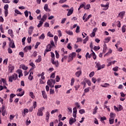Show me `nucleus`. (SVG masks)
Here are the masks:
<instances>
[{"label":"nucleus","instance_id":"obj_1","mask_svg":"<svg viewBox=\"0 0 126 126\" xmlns=\"http://www.w3.org/2000/svg\"><path fill=\"white\" fill-rule=\"evenodd\" d=\"M18 78V75L16 73H14L11 76L8 77V81L9 82H13V80L14 81H15L16 79Z\"/></svg>","mask_w":126,"mask_h":126},{"label":"nucleus","instance_id":"obj_2","mask_svg":"<svg viewBox=\"0 0 126 126\" xmlns=\"http://www.w3.org/2000/svg\"><path fill=\"white\" fill-rule=\"evenodd\" d=\"M47 85L50 86L51 88H54L55 84L56 83V80H53L52 79H50L48 80L47 81Z\"/></svg>","mask_w":126,"mask_h":126},{"label":"nucleus","instance_id":"obj_3","mask_svg":"<svg viewBox=\"0 0 126 126\" xmlns=\"http://www.w3.org/2000/svg\"><path fill=\"white\" fill-rule=\"evenodd\" d=\"M75 57H76V53L75 52H73L71 54H70L67 60L68 63L72 62V61H73V59L75 58Z\"/></svg>","mask_w":126,"mask_h":126},{"label":"nucleus","instance_id":"obj_4","mask_svg":"<svg viewBox=\"0 0 126 126\" xmlns=\"http://www.w3.org/2000/svg\"><path fill=\"white\" fill-rule=\"evenodd\" d=\"M44 110H45V107H44L39 108L37 113V116H38V117H42L43 115V111Z\"/></svg>","mask_w":126,"mask_h":126},{"label":"nucleus","instance_id":"obj_5","mask_svg":"<svg viewBox=\"0 0 126 126\" xmlns=\"http://www.w3.org/2000/svg\"><path fill=\"white\" fill-rule=\"evenodd\" d=\"M4 9L5 17H6L8 14V4H6L4 6Z\"/></svg>","mask_w":126,"mask_h":126},{"label":"nucleus","instance_id":"obj_6","mask_svg":"<svg viewBox=\"0 0 126 126\" xmlns=\"http://www.w3.org/2000/svg\"><path fill=\"white\" fill-rule=\"evenodd\" d=\"M51 63L52 64H54L55 65L56 67H59V65L60 63H59V61H57L56 62L55 61V60H51Z\"/></svg>","mask_w":126,"mask_h":126},{"label":"nucleus","instance_id":"obj_7","mask_svg":"<svg viewBox=\"0 0 126 126\" xmlns=\"http://www.w3.org/2000/svg\"><path fill=\"white\" fill-rule=\"evenodd\" d=\"M33 30H34V27L31 26L29 28L28 30V34L31 35H32V33H33Z\"/></svg>","mask_w":126,"mask_h":126},{"label":"nucleus","instance_id":"obj_8","mask_svg":"<svg viewBox=\"0 0 126 126\" xmlns=\"http://www.w3.org/2000/svg\"><path fill=\"white\" fill-rule=\"evenodd\" d=\"M76 122V119L75 118H73L72 117L69 119V124L71 126L73 123H75Z\"/></svg>","mask_w":126,"mask_h":126},{"label":"nucleus","instance_id":"obj_9","mask_svg":"<svg viewBox=\"0 0 126 126\" xmlns=\"http://www.w3.org/2000/svg\"><path fill=\"white\" fill-rule=\"evenodd\" d=\"M73 13V8L72 7L70 9H69L68 12L67 14V16H70Z\"/></svg>","mask_w":126,"mask_h":126},{"label":"nucleus","instance_id":"obj_10","mask_svg":"<svg viewBox=\"0 0 126 126\" xmlns=\"http://www.w3.org/2000/svg\"><path fill=\"white\" fill-rule=\"evenodd\" d=\"M52 48H53V46H52L51 44H48L46 46V49L45 50H46V52H51Z\"/></svg>","mask_w":126,"mask_h":126},{"label":"nucleus","instance_id":"obj_11","mask_svg":"<svg viewBox=\"0 0 126 126\" xmlns=\"http://www.w3.org/2000/svg\"><path fill=\"white\" fill-rule=\"evenodd\" d=\"M13 70H14V66H12V65H10L8 68V71L9 73H12Z\"/></svg>","mask_w":126,"mask_h":126},{"label":"nucleus","instance_id":"obj_12","mask_svg":"<svg viewBox=\"0 0 126 126\" xmlns=\"http://www.w3.org/2000/svg\"><path fill=\"white\" fill-rule=\"evenodd\" d=\"M9 46L10 47V48H12V49H14V48H15V45L14 44V41L13 40V41H11V42H9Z\"/></svg>","mask_w":126,"mask_h":126},{"label":"nucleus","instance_id":"obj_13","mask_svg":"<svg viewBox=\"0 0 126 126\" xmlns=\"http://www.w3.org/2000/svg\"><path fill=\"white\" fill-rule=\"evenodd\" d=\"M81 74H82V70H79V71H77L75 74L76 77H79V76H80V75H81Z\"/></svg>","mask_w":126,"mask_h":126},{"label":"nucleus","instance_id":"obj_14","mask_svg":"<svg viewBox=\"0 0 126 126\" xmlns=\"http://www.w3.org/2000/svg\"><path fill=\"white\" fill-rule=\"evenodd\" d=\"M28 50H32V47H31V46H27L24 48V51L26 52H28Z\"/></svg>","mask_w":126,"mask_h":126},{"label":"nucleus","instance_id":"obj_15","mask_svg":"<svg viewBox=\"0 0 126 126\" xmlns=\"http://www.w3.org/2000/svg\"><path fill=\"white\" fill-rule=\"evenodd\" d=\"M41 93L43 98H44V99H47V94H46V92L45 91H42Z\"/></svg>","mask_w":126,"mask_h":126},{"label":"nucleus","instance_id":"obj_16","mask_svg":"<svg viewBox=\"0 0 126 126\" xmlns=\"http://www.w3.org/2000/svg\"><path fill=\"white\" fill-rule=\"evenodd\" d=\"M50 119V113L49 112H47L46 113V120L47 123H49V120Z\"/></svg>","mask_w":126,"mask_h":126},{"label":"nucleus","instance_id":"obj_17","mask_svg":"<svg viewBox=\"0 0 126 126\" xmlns=\"http://www.w3.org/2000/svg\"><path fill=\"white\" fill-rule=\"evenodd\" d=\"M65 33L67 34V35H69V36H72L73 35V32L72 31L69 30V31H65Z\"/></svg>","mask_w":126,"mask_h":126},{"label":"nucleus","instance_id":"obj_18","mask_svg":"<svg viewBox=\"0 0 126 126\" xmlns=\"http://www.w3.org/2000/svg\"><path fill=\"white\" fill-rule=\"evenodd\" d=\"M84 80L86 82L87 84H88V85H89V86H91V81H90V80L85 78L84 79Z\"/></svg>","mask_w":126,"mask_h":126},{"label":"nucleus","instance_id":"obj_19","mask_svg":"<svg viewBox=\"0 0 126 126\" xmlns=\"http://www.w3.org/2000/svg\"><path fill=\"white\" fill-rule=\"evenodd\" d=\"M30 65H31V66H32V67L30 69V71H31V70L34 69V68L36 67V65H35V64H34L33 63H30Z\"/></svg>","mask_w":126,"mask_h":126},{"label":"nucleus","instance_id":"obj_20","mask_svg":"<svg viewBox=\"0 0 126 126\" xmlns=\"http://www.w3.org/2000/svg\"><path fill=\"white\" fill-rule=\"evenodd\" d=\"M85 5H86V3L83 2L80 5V7L78 9V10H80V9H81V8H83V7L84 8V7H85Z\"/></svg>","mask_w":126,"mask_h":126},{"label":"nucleus","instance_id":"obj_21","mask_svg":"<svg viewBox=\"0 0 126 126\" xmlns=\"http://www.w3.org/2000/svg\"><path fill=\"white\" fill-rule=\"evenodd\" d=\"M109 117H110L109 119H114V120H115V117H116V114L111 112L110 113Z\"/></svg>","mask_w":126,"mask_h":126},{"label":"nucleus","instance_id":"obj_22","mask_svg":"<svg viewBox=\"0 0 126 126\" xmlns=\"http://www.w3.org/2000/svg\"><path fill=\"white\" fill-rule=\"evenodd\" d=\"M106 50H107V44H106V43H104L103 44V49L102 51L103 54H105V53H106Z\"/></svg>","mask_w":126,"mask_h":126},{"label":"nucleus","instance_id":"obj_23","mask_svg":"<svg viewBox=\"0 0 126 126\" xmlns=\"http://www.w3.org/2000/svg\"><path fill=\"white\" fill-rule=\"evenodd\" d=\"M41 61H42V57L40 55H39L38 59L35 60V63H40Z\"/></svg>","mask_w":126,"mask_h":126},{"label":"nucleus","instance_id":"obj_24","mask_svg":"<svg viewBox=\"0 0 126 126\" xmlns=\"http://www.w3.org/2000/svg\"><path fill=\"white\" fill-rule=\"evenodd\" d=\"M44 10H45V11H50L51 10H50V9H49V8L48 7V4H45L44 6Z\"/></svg>","mask_w":126,"mask_h":126},{"label":"nucleus","instance_id":"obj_25","mask_svg":"<svg viewBox=\"0 0 126 126\" xmlns=\"http://www.w3.org/2000/svg\"><path fill=\"white\" fill-rule=\"evenodd\" d=\"M97 110H98V107L96 106L93 110V115H95V114L97 113Z\"/></svg>","mask_w":126,"mask_h":126},{"label":"nucleus","instance_id":"obj_26","mask_svg":"<svg viewBox=\"0 0 126 126\" xmlns=\"http://www.w3.org/2000/svg\"><path fill=\"white\" fill-rule=\"evenodd\" d=\"M43 23H44V22L43 21H39V23L37 25L38 28H40V27H42V26L43 25Z\"/></svg>","mask_w":126,"mask_h":126},{"label":"nucleus","instance_id":"obj_27","mask_svg":"<svg viewBox=\"0 0 126 126\" xmlns=\"http://www.w3.org/2000/svg\"><path fill=\"white\" fill-rule=\"evenodd\" d=\"M18 72L19 73V78H20V77H21V76H23V73H22V70H18Z\"/></svg>","mask_w":126,"mask_h":126},{"label":"nucleus","instance_id":"obj_28","mask_svg":"<svg viewBox=\"0 0 126 126\" xmlns=\"http://www.w3.org/2000/svg\"><path fill=\"white\" fill-rule=\"evenodd\" d=\"M110 41H111V37H107V38H106L105 39L104 43H105V44H106V43H109V42H110Z\"/></svg>","mask_w":126,"mask_h":126},{"label":"nucleus","instance_id":"obj_29","mask_svg":"<svg viewBox=\"0 0 126 126\" xmlns=\"http://www.w3.org/2000/svg\"><path fill=\"white\" fill-rule=\"evenodd\" d=\"M89 40V36H87L86 37V38H85L84 40H83V44H86V43L87 42V41H88Z\"/></svg>","mask_w":126,"mask_h":126},{"label":"nucleus","instance_id":"obj_30","mask_svg":"<svg viewBox=\"0 0 126 126\" xmlns=\"http://www.w3.org/2000/svg\"><path fill=\"white\" fill-rule=\"evenodd\" d=\"M47 19V15L44 14L42 18H41V20L43 21V22H45V21Z\"/></svg>","mask_w":126,"mask_h":126},{"label":"nucleus","instance_id":"obj_31","mask_svg":"<svg viewBox=\"0 0 126 126\" xmlns=\"http://www.w3.org/2000/svg\"><path fill=\"white\" fill-rule=\"evenodd\" d=\"M125 13H126V12L122 11L119 13L118 16H120V17H123L124 15H125Z\"/></svg>","mask_w":126,"mask_h":126},{"label":"nucleus","instance_id":"obj_32","mask_svg":"<svg viewBox=\"0 0 126 126\" xmlns=\"http://www.w3.org/2000/svg\"><path fill=\"white\" fill-rule=\"evenodd\" d=\"M74 81H75V80H74V78H72L70 83L71 86H73V85L74 84Z\"/></svg>","mask_w":126,"mask_h":126},{"label":"nucleus","instance_id":"obj_33","mask_svg":"<svg viewBox=\"0 0 126 126\" xmlns=\"http://www.w3.org/2000/svg\"><path fill=\"white\" fill-rule=\"evenodd\" d=\"M101 87H104V88H106V87H108V86H110V84L107 83H105L104 84V85H101Z\"/></svg>","mask_w":126,"mask_h":126},{"label":"nucleus","instance_id":"obj_34","mask_svg":"<svg viewBox=\"0 0 126 126\" xmlns=\"http://www.w3.org/2000/svg\"><path fill=\"white\" fill-rule=\"evenodd\" d=\"M91 17H92V15H89L88 17L85 20L84 22H87V21H88V20H89L90 18H91Z\"/></svg>","mask_w":126,"mask_h":126},{"label":"nucleus","instance_id":"obj_35","mask_svg":"<svg viewBox=\"0 0 126 126\" xmlns=\"http://www.w3.org/2000/svg\"><path fill=\"white\" fill-rule=\"evenodd\" d=\"M30 96L31 97L32 99H34L35 98V96H34V93L32 92H30Z\"/></svg>","mask_w":126,"mask_h":126},{"label":"nucleus","instance_id":"obj_36","mask_svg":"<svg viewBox=\"0 0 126 126\" xmlns=\"http://www.w3.org/2000/svg\"><path fill=\"white\" fill-rule=\"evenodd\" d=\"M45 34L44 33H42L39 37V39H41V40H44L45 39Z\"/></svg>","mask_w":126,"mask_h":126},{"label":"nucleus","instance_id":"obj_37","mask_svg":"<svg viewBox=\"0 0 126 126\" xmlns=\"http://www.w3.org/2000/svg\"><path fill=\"white\" fill-rule=\"evenodd\" d=\"M55 55H56V59H59L60 58V54L58 52L57 50L55 51Z\"/></svg>","mask_w":126,"mask_h":126},{"label":"nucleus","instance_id":"obj_38","mask_svg":"<svg viewBox=\"0 0 126 126\" xmlns=\"http://www.w3.org/2000/svg\"><path fill=\"white\" fill-rule=\"evenodd\" d=\"M51 57L52 58L51 61L55 60V54H54L53 52H51Z\"/></svg>","mask_w":126,"mask_h":126},{"label":"nucleus","instance_id":"obj_39","mask_svg":"<svg viewBox=\"0 0 126 126\" xmlns=\"http://www.w3.org/2000/svg\"><path fill=\"white\" fill-rule=\"evenodd\" d=\"M75 32L76 33H79V32H80V27H79L78 26H77Z\"/></svg>","mask_w":126,"mask_h":126},{"label":"nucleus","instance_id":"obj_40","mask_svg":"<svg viewBox=\"0 0 126 126\" xmlns=\"http://www.w3.org/2000/svg\"><path fill=\"white\" fill-rule=\"evenodd\" d=\"M100 6H101V7H105V8L109 7V3H107V4L106 5L101 4L100 5Z\"/></svg>","mask_w":126,"mask_h":126},{"label":"nucleus","instance_id":"obj_41","mask_svg":"<svg viewBox=\"0 0 126 126\" xmlns=\"http://www.w3.org/2000/svg\"><path fill=\"white\" fill-rule=\"evenodd\" d=\"M3 89H7V87H6V86H0V91H1V90H3Z\"/></svg>","mask_w":126,"mask_h":126},{"label":"nucleus","instance_id":"obj_42","mask_svg":"<svg viewBox=\"0 0 126 126\" xmlns=\"http://www.w3.org/2000/svg\"><path fill=\"white\" fill-rule=\"evenodd\" d=\"M114 121H115V119L109 118L110 125H113V124H114Z\"/></svg>","mask_w":126,"mask_h":126},{"label":"nucleus","instance_id":"obj_43","mask_svg":"<svg viewBox=\"0 0 126 126\" xmlns=\"http://www.w3.org/2000/svg\"><path fill=\"white\" fill-rule=\"evenodd\" d=\"M28 113V109H24V114H23V116H25V115H26V114H27Z\"/></svg>","mask_w":126,"mask_h":126},{"label":"nucleus","instance_id":"obj_44","mask_svg":"<svg viewBox=\"0 0 126 126\" xmlns=\"http://www.w3.org/2000/svg\"><path fill=\"white\" fill-rule=\"evenodd\" d=\"M0 30L1 33H4V31L3 30V28L2 27V25H0Z\"/></svg>","mask_w":126,"mask_h":126},{"label":"nucleus","instance_id":"obj_45","mask_svg":"<svg viewBox=\"0 0 126 126\" xmlns=\"http://www.w3.org/2000/svg\"><path fill=\"white\" fill-rule=\"evenodd\" d=\"M95 63L96 64L95 66H96L97 68H99V66L101 65V63H100V62H95Z\"/></svg>","mask_w":126,"mask_h":126},{"label":"nucleus","instance_id":"obj_46","mask_svg":"<svg viewBox=\"0 0 126 126\" xmlns=\"http://www.w3.org/2000/svg\"><path fill=\"white\" fill-rule=\"evenodd\" d=\"M74 87L76 91H77V90H78L79 88L80 87V85H79V84H78L75 85Z\"/></svg>","mask_w":126,"mask_h":126},{"label":"nucleus","instance_id":"obj_47","mask_svg":"<svg viewBox=\"0 0 126 126\" xmlns=\"http://www.w3.org/2000/svg\"><path fill=\"white\" fill-rule=\"evenodd\" d=\"M104 67H105V64L100 65L99 67L97 68V70H100L102 68H104Z\"/></svg>","mask_w":126,"mask_h":126},{"label":"nucleus","instance_id":"obj_48","mask_svg":"<svg viewBox=\"0 0 126 126\" xmlns=\"http://www.w3.org/2000/svg\"><path fill=\"white\" fill-rule=\"evenodd\" d=\"M92 55L93 56V58L94 59V60H96V59H97V57L96 56V54H95L94 52H93Z\"/></svg>","mask_w":126,"mask_h":126},{"label":"nucleus","instance_id":"obj_49","mask_svg":"<svg viewBox=\"0 0 126 126\" xmlns=\"http://www.w3.org/2000/svg\"><path fill=\"white\" fill-rule=\"evenodd\" d=\"M47 36H48V37H54V35H53L52 34V33H51V32H50L47 33Z\"/></svg>","mask_w":126,"mask_h":126},{"label":"nucleus","instance_id":"obj_50","mask_svg":"<svg viewBox=\"0 0 126 126\" xmlns=\"http://www.w3.org/2000/svg\"><path fill=\"white\" fill-rule=\"evenodd\" d=\"M79 113L82 115V114H84V113H85V110H84V109H81L79 111Z\"/></svg>","mask_w":126,"mask_h":126},{"label":"nucleus","instance_id":"obj_51","mask_svg":"<svg viewBox=\"0 0 126 126\" xmlns=\"http://www.w3.org/2000/svg\"><path fill=\"white\" fill-rule=\"evenodd\" d=\"M90 8V4H88L86 6H85L84 9H89Z\"/></svg>","mask_w":126,"mask_h":126},{"label":"nucleus","instance_id":"obj_52","mask_svg":"<svg viewBox=\"0 0 126 126\" xmlns=\"http://www.w3.org/2000/svg\"><path fill=\"white\" fill-rule=\"evenodd\" d=\"M22 68H23L24 70H27V69H28V67L25 66V65H23L22 66Z\"/></svg>","mask_w":126,"mask_h":126},{"label":"nucleus","instance_id":"obj_53","mask_svg":"<svg viewBox=\"0 0 126 126\" xmlns=\"http://www.w3.org/2000/svg\"><path fill=\"white\" fill-rule=\"evenodd\" d=\"M94 74H95L94 71L91 72L89 74L90 77H93V76H94Z\"/></svg>","mask_w":126,"mask_h":126},{"label":"nucleus","instance_id":"obj_54","mask_svg":"<svg viewBox=\"0 0 126 126\" xmlns=\"http://www.w3.org/2000/svg\"><path fill=\"white\" fill-rule=\"evenodd\" d=\"M75 106L78 108V109H80V104L78 102H76L75 103Z\"/></svg>","mask_w":126,"mask_h":126},{"label":"nucleus","instance_id":"obj_55","mask_svg":"<svg viewBox=\"0 0 126 126\" xmlns=\"http://www.w3.org/2000/svg\"><path fill=\"white\" fill-rule=\"evenodd\" d=\"M41 44L40 42H36L35 46H34V49H37L38 48V46H39V45H40Z\"/></svg>","mask_w":126,"mask_h":126},{"label":"nucleus","instance_id":"obj_56","mask_svg":"<svg viewBox=\"0 0 126 126\" xmlns=\"http://www.w3.org/2000/svg\"><path fill=\"white\" fill-rule=\"evenodd\" d=\"M90 89V88H87L84 90V93H87L88 92H89L90 90L89 89Z\"/></svg>","mask_w":126,"mask_h":126},{"label":"nucleus","instance_id":"obj_57","mask_svg":"<svg viewBox=\"0 0 126 126\" xmlns=\"http://www.w3.org/2000/svg\"><path fill=\"white\" fill-rule=\"evenodd\" d=\"M66 21V18L62 19V20L61 21L62 24H63L64 23V22H65Z\"/></svg>","mask_w":126,"mask_h":126},{"label":"nucleus","instance_id":"obj_58","mask_svg":"<svg viewBox=\"0 0 126 126\" xmlns=\"http://www.w3.org/2000/svg\"><path fill=\"white\" fill-rule=\"evenodd\" d=\"M94 51H97V50H100V46H94Z\"/></svg>","mask_w":126,"mask_h":126},{"label":"nucleus","instance_id":"obj_59","mask_svg":"<svg viewBox=\"0 0 126 126\" xmlns=\"http://www.w3.org/2000/svg\"><path fill=\"white\" fill-rule=\"evenodd\" d=\"M15 13H17V14H20L21 15L22 14V13L17 9L15 10Z\"/></svg>","mask_w":126,"mask_h":126},{"label":"nucleus","instance_id":"obj_60","mask_svg":"<svg viewBox=\"0 0 126 126\" xmlns=\"http://www.w3.org/2000/svg\"><path fill=\"white\" fill-rule=\"evenodd\" d=\"M7 51L9 54H12V49L10 48H8Z\"/></svg>","mask_w":126,"mask_h":126},{"label":"nucleus","instance_id":"obj_61","mask_svg":"<svg viewBox=\"0 0 126 126\" xmlns=\"http://www.w3.org/2000/svg\"><path fill=\"white\" fill-rule=\"evenodd\" d=\"M92 81L94 83H96V82L97 81L96 80V78L93 77L92 79Z\"/></svg>","mask_w":126,"mask_h":126},{"label":"nucleus","instance_id":"obj_62","mask_svg":"<svg viewBox=\"0 0 126 126\" xmlns=\"http://www.w3.org/2000/svg\"><path fill=\"white\" fill-rule=\"evenodd\" d=\"M31 39H32V37H28L27 38V41H28V43L29 44H30V43H31Z\"/></svg>","mask_w":126,"mask_h":126},{"label":"nucleus","instance_id":"obj_63","mask_svg":"<svg viewBox=\"0 0 126 126\" xmlns=\"http://www.w3.org/2000/svg\"><path fill=\"white\" fill-rule=\"evenodd\" d=\"M118 110L119 111H122V110H123V106H122L121 105H119L118 106Z\"/></svg>","mask_w":126,"mask_h":126},{"label":"nucleus","instance_id":"obj_64","mask_svg":"<svg viewBox=\"0 0 126 126\" xmlns=\"http://www.w3.org/2000/svg\"><path fill=\"white\" fill-rule=\"evenodd\" d=\"M24 13H25V15L26 17H28V15H29L28 11V10H26L25 11Z\"/></svg>","mask_w":126,"mask_h":126}]
</instances>
